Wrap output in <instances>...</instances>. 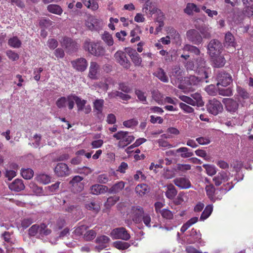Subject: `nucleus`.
Masks as SVG:
<instances>
[{"label": "nucleus", "instance_id": "64", "mask_svg": "<svg viewBox=\"0 0 253 253\" xmlns=\"http://www.w3.org/2000/svg\"><path fill=\"white\" fill-rule=\"evenodd\" d=\"M180 108L186 113H192L194 111V109L189 105L184 103H179Z\"/></svg>", "mask_w": 253, "mask_h": 253}, {"label": "nucleus", "instance_id": "36", "mask_svg": "<svg viewBox=\"0 0 253 253\" xmlns=\"http://www.w3.org/2000/svg\"><path fill=\"white\" fill-rule=\"evenodd\" d=\"M177 194V191L174 186L171 184L167 186V190L166 192V197L169 199H173Z\"/></svg>", "mask_w": 253, "mask_h": 253}, {"label": "nucleus", "instance_id": "33", "mask_svg": "<svg viewBox=\"0 0 253 253\" xmlns=\"http://www.w3.org/2000/svg\"><path fill=\"white\" fill-rule=\"evenodd\" d=\"M151 4V3L149 1L145 2L142 8V11L144 13L146 14L152 15L157 12L158 9L155 7H152Z\"/></svg>", "mask_w": 253, "mask_h": 253}, {"label": "nucleus", "instance_id": "7", "mask_svg": "<svg viewBox=\"0 0 253 253\" xmlns=\"http://www.w3.org/2000/svg\"><path fill=\"white\" fill-rule=\"evenodd\" d=\"M222 45L221 43L216 40L211 41L208 45V50L211 57L218 55L221 52Z\"/></svg>", "mask_w": 253, "mask_h": 253}, {"label": "nucleus", "instance_id": "49", "mask_svg": "<svg viewBox=\"0 0 253 253\" xmlns=\"http://www.w3.org/2000/svg\"><path fill=\"white\" fill-rule=\"evenodd\" d=\"M203 167L206 169L207 173L210 176H212L216 172V168L213 165L204 164Z\"/></svg>", "mask_w": 253, "mask_h": 253}, {"label": "nucleus", "instance_id": "43", "mask_svg": "<svg viewBox=\"0 0 253 253\" xmlns=\"http://www.w3.org/2000/svg\"><path fill=\"white\" fill-rule=\"evenodd\" d=\"M213 207L212 205H210L207 206L200 216V220H204L208 218L211 213Z\"/></svg>", "mask_w": 253, "mask_h": 253}, {"label": "nucleus", "instance_id": "23", "mask_svg": "<svg viewBox=\"0 0 253 253\" xmlns=\"http://www.w3.org/2000/svg\"><path fill=\"white\" fill-rule=\"evenodd\" d=\"M9 189L15 192H19L23 190L25 185L21 179H16L9 185Z\"/></svg>", "mask_w": 253, "mask_h": 253}, {"label": "nucleus", "instance_id": "56", "mask_svg": "<svg viewBox=\"0 0 253 253\" xmlns=\"http://www.w3.org/2000/svg\"><path fill=\"white\" fill-rule=\"evenodd\" d=\"M87 227L85 225H82L75 228L73 233L76 236H79L82 235L84 231L86 230Z\"/></svg>", "mask_w": 253, "mask_h": 253}, {"label": "nucleus", "instance_id": "13", "mask_svg": "<svg viewBox=\"0 0 253 253\" xmlns=\"http://www.w3.org/2000/svg\"><path fill=\"white\" fill-rule=\"evenodd\" d=\"M71 64L75 69L80 72L85 70L88 65L86 60L84 58L73 60L71 62Z\"/></svg>", "mask_w": 253, "mask_h": 253}, {"label": "nucleus", "instance_id": "51", "mask_svg": "<svg viewBox=\"0 0 253 253\" xmlns=\"http://www.w3.org/2000/svg\"><path fill=\"white\" fill-rule=\"evenodd\" d=\"M207 194L211 200H213V196L215 191V187L212 184H210L206 187Z\"/></svg>", "mask_w": 253, "mask_h": 253}, {"label": "nucleus", "instance_id": "15", "mask_svg": "<svg viewBox=\"0 0 253 253\" xmlns=\"http://www.w3.org/2000/svg\"><path fill=\"white\" fill-rule=\"evenodd\" d=\"M101 22L99 19L92 16L88 18L86 25L90 30H97L100 28Z\"/></svg>", "mask_w": 253, "mask_h": 253}, {"label": "nucleus", "instance_id": "9", "mask_svg": "<svg viewBox=\"0 0 253 253\" xmlns=\"http://www.w3.org/2000/svg\"><path fill=\"white\" fill-rule=\"evenodd\" d=\"M186 37L189 41L195 44L199 45L203 41L201 35L198 31L195 29L188 30L186 33Z\"/></svg>", "mask_w": 253, "mask_h": 253}, {"label": "nucleus", "instance_id": "39", "mask_svg": "<svg viewBox=\"0 0 253 253\" xmlns=\"http://www.w3.org/2000/svg\"><path fill=\"white\" fill-rule=\"evenodd\" d=\"M211 27H209L208 26L206 25L202 26L198 29L204 38H209L211 37Z\"/></svg>", "mask_w": 253, "mask_h": 253}, {"label": "nucleus", "instance_id": "54", "mask_svg": "<svg viewBox=\"0 0 253 253\" xmlns=\"http://www.w3.org/2000/svg\"><path fill=\"white\" fill-rule=\"evenodd\" d=\"M119 199V197L117 196L110 197L107 199L105 205L107 207H111L114 205Z\"/></svg>", "mask_w": 253, "mask_h": 253}, {"label": "nucleus", "instance_id": "42", "mask_svg": "<svg viewBox=\"0 0 253 253\" xmlns=\"http://www.w3.org/2000/svg\"><path fill=\"white\" fill-rule=\"evenodd\" d=\"M113 246L118 250H124L128 249L130 246V244L127 242L117 241L114 242Z\"/></svg>", "mask_w": 253, "mask_h": 253}, {"label": "nucleus", "instance_id": "41", "mask_svg": "<svg viewBox=\"0 0 253 253\" xmlns=\"http://www.w3.org/2000/svg\"><path fill=\"white\" fill-rule=\"evenodd\" d=\"M101 38L102 40L108 45L112 46L114 44V40L112 35L108 32H104L102 34Z\"/></svg>", "mask_w": 253, "mask_h": 253}, {"label": "nucleus", "instance_id": "28", "mask_svg": "<svg viewBox=\"0 0 253 253\" xmlns=\"http://www.w3.org/2000/svg\"><path fill=\"white\" fill-rule=\"evenodd\" d=\"M184 11L187 14L190 15H192L194 12L196 13L200 12V9L195 4L189 2L186 4Z\"/></svg>", "mask_w": 253, "mask_h": 253}, {"label": "nucleus", "instance_id": "5", "mask_svg": "<svg viewBox=\"0 0 253 253\" xmlns=\"http://www.w3.org/2000/svg\"><path fill=\"white\" fill-rule=\"evenodd\" d=\"M110 236L113 239H121L128 241L130 238V235L124 227L116 228L112 230Z\"/></svg>", "mask_w": 253, "mask_h": 253}, {"label": "nucleus", "instance_id": "46", "mask_svg": "<svg viewBox=\"0 0 253 253\" xmlns=\"http://www.w3.org/2000/svg\"><path fill=\"white\" fill-rule=\"evenodd\" d=\"M213 62L215 66L217 67H222L225 63V60L222 56H215L213 57Z\"/></svg>", "mask_w": 253, "mask_h": 253}, {"label": "nucleus", "instance_id": "25", "mask_svg": "<svg viewBox=\"0 0 253 253\" xmlns=\"http://www.w3.org/2000/svg\"><path fill=\"white\" fill-rule=\"evenodd\" d=\"M224 103L227 110L231 112H235L238 107L237 102L231 98L225 99Z\"/></svg>", "mask_w": 253, "mask_h": 253}, {"label": "nucleus", "instance_id": "61", "mask_svg": "<svg viewBox=\"0 0 253 253\" xmlns=\"http://www.w3.org/2000/svg\"><path fill=\"white\" fill-rule=\"evenodd\" d=\"M135 92L138 99L140 101H141L144 104H147L146 96H145L144 92L140 90H136Z\"/></svg>", "mask_w": 253, "mask_h": 253}, {"label": "nucleus", "instance_id": "40", "mask_svg": "<svg viewBox=\"0 0 253 253\" xmlns=\"http://www.w3.org/2000/svg\"><path fill=\"white\" fill-rule=\"evenodd\" d=\"M37 180L42 184H47L51 181V177L47 174L42 173L38 175L36 177Z\"/></svg>", "mask_w": 253, "mask_h": 253}, {"label": "nucleus", "instance_id": "35", "mask_svg": "<svg viewBox=\"0 0 253 253\" xmlns=\"http://www.w3.org/2000/svg\"><path fill=\"white\" fill-rule=\"evenodd\" d=\"M154 74L162 82L164 83L168 82L169 78L167 76L166 72L162 68H159L157 71L154 73Z\"/></svg>", "mask_w": 253, "mask_h": 253}, {"label": "nucleus", "instance_id": "3", "mask_svg": "<svg viewBox=\"0 0 253 253\" xmlns=\"http://www.w3.org/2000/svg\"><path fill=\"white\" fill-rule=\"evenodd\" d=\"M113 136L119 140L118 146L122 148L129 144L134 139V137L127 131H120Z\"/></svg>", "mask_w": 253, "mask_h": 253}, {"label": "nucleus", "instance_id": "44", "mask_svg": "<svg viewBox=\"0 0 253 253\" xmlns=\"http://www.w3.org/2000/svg\"><path fill=\"white\" fill-rule=\"evenodd\" d=\"M109 96L110 98H114L116 96H119L124 100H128L130 98V96L129 95L124 94L122 92L118 91H115L109 93Z\"/></svg>", "mask_w": 253, "mask_h": 253}, {"label": "nucleus", "instance_id": "52", "mask_svg": "<svg viewBox=\"0 0 253 253\" xmlns=\"http://www.w3.org/2000/svg\"><path fill=\"white\" fill-rule=\"evenodd\" d=\"M60 184V182L58 181L50 186L45 187V190L47 194H51V193L56 192L59 188Z\"/></svg>", "mask_w": 253, "mask_h": 253}, {"label": "nucleus", "instance_id": "11", "mask_svg": "<svg viewBox=\"0 0 253 253\" xmlns=\"http://www.w3.org/2000/svg\"><path fill=\"white\" fill-rule=\"evenodd\" d=\"M114 57L118 63L126 68L130 67V62L126 57L125 52L123 51L119 50L116 52Z\"/></svg>", "mask_w": 253, "mask_h": 253}, {"label": "nucleus", "instance_id": "19", "mask_svg": "<svg viewBox=\"0 0 253 253\" xmlns=\"http://www.w3.org/2000/svg\"><path fill=\"white\" fill-rule=\"evenodd\" d=\"M99 65L95 62H91L89 68L88 76L92 79H96L99 73Z\"/></svg>", "mask_w": 253, "mask_h": 253}, {"label": "nucleus", "instance_id": "34", "mask_svg": "<svg viewBox=\"0 0 253 253\" xmlns=\"http://www.w3.org/2000/svg\"><path fill=\"white\" fill-rule=\"evenodd\" d=\"M47 9L49 12L58 15H61L63 12L62 8L57 4H49L47 7Z\"/></svg>", "mask_w": 253, "mask_h": 253}, {"label": "nucleus", "instance_id": "45", "mask_svg": "<svg viewBox=\"0 0 253 253\" xmlns=\"http://www.w3.org/2000/svg\"><path fill=\"white\" fill-rule=\"evenodd\" d=\"M8 45L13 48H19L21 45V42L17 37H13L9 39Z\"/></svg>", "mask_w": 253, "mask_h": 253}, {"label": "nucleus", "instance_id": "6", "mask_svg": "<svg viewBox=\"0 0 253 253\" xmlns=\"http://www.w3.org/2000/svg\"><path fill=\"white\" fill-rule=\"evenodd\" d=\"M207 108L208 112L213 115H217L223 110L222 104L215 98L209 101Z\"/></svg>", "mask_w": 253, "mask_h": 253}, {"label": "nucleus", "instance_id": "10", "mask_svg": "<svg viewBox=\"0 0 253 253\" xmlns=\"http://www.w3.org/2000/svg\"><path fill=\"white\" fill-rule=\"evenodd\" d=\"M142 208L140 206H133L132 207L130 216L136 223H139L142 221V217L144 214Z\"/></svg>", "mask_w": 253, "mask_h": 253}, {"label": "nucleus", "instance_id": "50", "mask_svg": "<svg viewBox=\"0 0 253 253\" xmlns=\"http://www.w3.org/2000/svg\"><path fill=\"white\" fill-rule=\"evenodd\" d=\"M135 191L137 194L142 196L147 191V186L146 184H139L135 187Z\"/></svg>", "mask_w": 253, "mask_h": 253}, {"label": "nucleus", "instance_id": "30", "mask_svg": "<svg viewBox=\"0 0 253 253\" xmlns=\"http://www.w3.org/2000/svg\"><path fill=\"white\" fill-rule=\"evenodd\" d=\"M177 153H180V156L182 158H190L194 155L192 152L189 151V149L185 147H182L175 150Z\"/></svg>", "mask_w": 253, "mask_h": 253}, {"label": "nucleus", "instance_id": "53", "mask_svg": "<svg viewBox=\"0 0 253 253\" xmlns=\"http://www.w3.org/2000/svg\"><path fill=\"white\" fill-rule=\"evenodd\" d=\"M96 236V231L94 229H91L86 232L84 234V238L86 241H90L94 239Z\"/></svg>", "mask_w": 253, "mask_h": 253}, {"label": "nucleus", "instance_id": "14", "mask_svg": "<svg viewBox=\"0 0 253 253\" xmlns=\"http://www.w3.org/2000/svg\"><path fill=\"white\" fill-rule=\"evenodd\" d=\"M217 80V85L220 84L223 86L228 85L232 82L231 75L224 72H221L218 74Z\"/></svg>", "mask_w": 253, "mask_h": 253}, {"label": "nucleus", "instance_id": "60", "mask_svg": "<svg viewBox=\"0 0 253 253\" xmlns=\"http://www.w3.org/2000/svg\"><path fill=\"white\" fill-rule=\"evenodd\" d=\"M179 98L182 101L186 103L187 104L194 106L197 105V102L188 96L182 95L180 96Z\"/></svg>", "mask_w": 253, "mask_h": 253}, {"label": "nucleus", "instance_id": "62", "mask_svg": "<svg viewBox=\"0 0 253 253\" xmlns=\"http://www.w3.org/2000/svg\"><path fill=\"white\" fill-rule=\"evenodd\" d=\"M162 216L166 219H171L173 218V213L168 209H163L160 211Z\"/></svg>", "mask_w": 253, "mask_h": 253}, {"label": "nucleus", "instance_id": "31", "mask_svg": "<svg viewBox=\"0 0 253 253\" xmlns=\"http://www.w3.org/2000/svg\"><path fill=\"white\" fill-rule=\"evenodd\" d=\"M82 1L87 8L92 11H96L99 8L98 3L95 0H82Z\"/></svg>", "mask_w": 253, "mask_h": 253}, {"label": "nucleus", "instance_id": "57", "mask_svg": "<svg viewBox=\"0 0 253 253\" xmlns=\"http://www.w3.org/2000/svg\"><path fill=\"white\" fill-rule=\"evenodd\" d=\"M207 79V78H202V76H199V77L192 76L189 78V83L191 84L196 85L200 82Z\"/></svg>", "mask_w": 253, "mask_h": 253}, {"label": "nucleus", "instance_id": "20", "mask_svg": "<svg viewBox=\"0 0 253 253\" xmlns=\"http://www.w3.org/2000/svg\"><path fill=\"white\" fill-rule=\"evenodd\" d=\"M83 180V177L76 175L70 181V183L76 189L77 192H81L84 187V185L81 182Z\"/></svg>", "mask_w": 253, "mask_h": 253}, {"label": "nucleus", "instance_id": "2", "mask_svg": "<svg viewBox=\"0 0 253 253\" xmlns=\"http://www.w3.org/2000/svg\"><path fill=\"white\" fill-rule=\"evenodd\" d=\"M195 65L196 67V72L199 76H202V78H208L210 74H211V69L207 67L206 61L203 54L196 58L195 60Z\"/></svg>", "mask_w": 253, "mask_h": 253}, {"label": "nucleus", "instance_id": "27", "mask_svg": "<svg viewBox=\"0 0 253 253\" xmlns=\"http://www.w3.org/2000/svg\"><path fill=\"white\" fill-rule=\"evenodd\" d=\"M228 180L227 173L223 171L219 172L217 175L213 178V181L216 186H219L223 181Z\"/></svg>", "mask_w": 253, "mask_h": 253}, {"label": "nucleus", "instance_id": "26", "mask_svg": "<svg viewBox=\"0 0 253 253\" xmlns=\"http://www.w3.org/2000/svg\"><path fill=\"white\" fill-rule=\"evenodd\" d=\"M125 182L120 181L114 184L110 188H108V192L110 194H116L122 191L125 187Z\"/></svg>", "mask_w": 253, "mask_h": 253}, {"label": "nucleus", "instance_id": "29", "mask_svg": "<svg viewBox=\"0 0 253 253\" xmlns=\"http://www.w3.org/2000/svg\"><path fill=\"white\" fill-rule=\"evenodd\" d=\"M129 54L135 65L140 66L142 62V59L136 50L131 49L129 51Z\"/></svg>", "mask_w": 253, "mask_h": 253}, {"label": "nucleus", "instance_id": "17", "mask_svg": "<svg viewBox=\"0 0 253 253\" xmlns=\"http://www.w3.org/2000/svg\"><path fill=\"white\" fill-rule=\"evenodd\" d=\"M167 35L169 39L177 44L181 43L180 36L178 32L172 27H169L167 30Z\"/></svg>", "mask_w": 253, "mask_h": 253}, {"label": "nucleus", "instance_id": "37", "mask_svg": "<svg viewBox=\"0 0 253 253\" xmlns=\"http://www.w3.org/2000/svg\"><path fill=\"white\" fill-rule=\"evenodd\" d=\"M182 49L184 51H189L197 55H201L200 49L195 46L189 44L184 45Z\"/></svg>", "mask_w": 253, "mask_h": 253}, {"label": "nucleus", "instance_id": "55", "mask_svg": "<svg viewBox=\"0 0 253 253\" xmlns=\"http://www.w3.org/2000/svg\"><path fill=\"white\" fill-rule=\"evenodd\" d=\"M35 221L36 219L32 217L25 218L22 220L21 225L23 228H26Z\"/></svg>", "mask_w": 253, "mask_h": 253}, {"label": "nucleus", "instance_id": "8", "mask_svg": "<svg viewBox=\"0 0 253 253\" xmlns=\"http://www.w3.org/2000/svg\"><path fill=\"white\" fill-rule=\"evenodd\" d=\"M61 44L69 53L76 51L79 47V44L75 41L68 37L63 38Z\"/></svg>", "mask_w": 253, "mask_h": 253}, {"label": "nucleus", "instance_id": "32", "mask_svg": "<svg viewBox=\"0 0 253 253\" xmlns=\"http://www.w3.org/2000/svg\"><path fill=\"white\" fill-rule=\"evenodd\" d=\"M71 94L68 95L67 97H61L56 101V105L59 109L65 108L67 105L69 108V97Z\"/></svg>", "mask_w": 253, "mask_h": 253}, {"label": "nucleus", "instance_id": "4", "mask_svg": "<svg viewBox=\"0 0 253 253\" xmlns=\"http://www.w3.org/2000/svg\"><path fill=\"white\" fill-rule=\"evenodd\" d=\"M84 48L90 53L96 56H102L105 53V49L103 46L94 42H85Z\"/></svg>", "mask_w": 253, "mask_h": 253}, {"label": "nucleus", "instance_id": "22", "mask_svg": "<svg viewBox=\"0 0 253 253\" xmlns=\"http://www.w3.org/2000/svg\"><path fill=\"white\" fill-rule=\"evenodd\" d=\"M90 192L93 195H99L107 192V186L100 184H95L90 187Z\"/></svg>", "mask_w": 253, "mask_h": 253}, {"label": "nucleus", "instance_id": "63", "mask_svg": "<svg viewBox=\"0 0 253 253\" xmlns=\"http://www.w3.org/2000/svg\"><path fill=\"white\" fill-rule=\"evenodd\" d=\"M142 221H143L144 224L148 228H150L151 227V219L149 214L145 213L142 217Z\"/></svg>", "mask_w": 253, "mask_h": 253}, {"label": "nucleus", "instance_id": "47", "mask_svg": "<svg viewBox=\"0 0 253 253\" xmlns=\"http://www.w3.org/2000/svg\"><path fill=\"white\" fill-rule=\"evenodd\" d=\"M22 176L26 179H30L33 177L34 171L31 169H22L21 171Z\"/></svg>", "mask_w": 253, "mask_h": 253}, {"label": "nucleus", "instance_id": "24", "mask_svg": "<svg viewBox=\"0 0 253 253\" xmlns=\"http://www.w3.org/2000/svg\"><path fill=\"white\" fill-rule=\"evenodd\" d=\"M110 240L109 238L105 235L97 237L96 239V243L98 244L99 245L96 246L95 248L98 250V251L103 249L106 247V246L104 244L108 243Z\"/></svg>", "mask_w": 253, "mask_h": 253}, {"label": "nucleus", "instance_id": "12", "mask_svg": "<svg viewBox=\"0 0 253 253\" xmlns=\"http://www.w3.org/2000/svg\"><path fill=\"white\" fill-rule=\"evenodd\" d=\"M54 172L59 177L66 176L70 174L68 166L64 163L58 164L54 169Z\"/></svg>", "mask_w": 253, "mask_h": 253}, {"label": "nucleus", "instance_id": "48", "mask_svg": "<svg viewBox=\"0 0 253 253\" xmlns=\"http://www.w3.org/2000/svg\"><path fill=\"white\" fill-rule=\"evenodd\" d=\"M51 230L47 228L45 224L39 225V233L41 236H47L50 234Z\"/></svg>", "mask_w": 253, "mask_h": 253}, {"label": "nucleus", "instance_id": "18", "mask_svg": "<svg viewBox=\"0 0 253 253\" xmlns=\"http://www.w3.org/2000/svg\"><path fill=\"white\" fill-rule=\"evenodd\" d=\"M173 182L176 186L181 189L189 188L191 186L190 181L185 177L176 178L173 180Z\"/></svg>", "mask_w": 253, "mask_h": 253}, {"label": "nucleus", "instance_id": "21", "mask_svg": "<svg viewBox=\"0 0 253 253\" xmlns=\"http://www.w3.org/2000/svg\"><path fill=\"white\" fill-rule=\"evenodd\" d=\"M64 211L71 213L79 218H81L82 215V212L80 208L77 205H68L65 207Z\"/></svg>", "mask_w": 253, "mask_h": 253}, {"label": "nucleus", "instance_id": "59", "mask_svg": "<svg viewBox=\"0 0 253 253\" xmlns=\"http://www.w3.org/2000/svg\"><path fill=\"white\" fill-rule=\"evenodd\" d=\"M6 54L8 58L12 61H16L19 59V55L14 51L8 50L6 52Z\"/></svg>", "mask_w": 253, "mask_h": 253}, {"label": "nucleus", "instance_id": "16", "mask_svg": "<svg viewBox=\"0 0 253 253\" xmlns=\"http://www.w3.org/2000/svg\"><path fill=\"white\" fill-rule=\"evenodd\" d=\"M224 45L227 48H232V49L235 48L236 42L235 38L229 32L226 33L225 35Z\"/></svg>", "mask_w": 253, "mask_h": 253}, {"label": "nucleus", "instance_id": "38", "mask_svg": "<svg viewBox=\"0 0 253 253\" xmlns=\"http://www.w3.org/2000/svg\"><path fill=\"white\" fill-rule=\"evenodd\" d=\"M104 100L96 99L93 103L94 110L97 114H101L103 110Z\"/></svg>", "mask_w": 253, "mask_h": 253}, {"label": "nucleus", "instance_id": "58", "mask_svg": "<svg viewBox=\"0 0 253 253\" xmlns=\"http://www.w3.org/2000/svg\"><path fill=\"white\" fill-rule=\"evenodd\" d=\"M202 9L205 12L209 17L211 18H213L214 16H216L218 14V12L216 10L208 8L205 6H203L202 7Z\"/></svg>", "mask_w": 253, "mask_h": 253}, {"label": "nucleus", "instance_id": "1", "mask_svg": "<svg viewBox=\"0 0 253 253\" xmlns=\"http://www.w3.org/2000/svg\"><path fill=\"white\" fill-rule=\"evenodd\" d=\"M76 102L77 110L78 112H84L85 114H87L91 112V108L89 105H86L87 101L82 99L74 94H71V96L69 97V109H73Z\"/></svg>", "mask_w": 253, "mask_h": 253}]
</instances>
